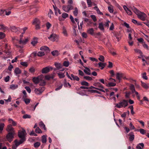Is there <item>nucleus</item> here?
Here are the masks:
<instances>
[{
    "instance_id": "17",
    "label": "nucleus",
    "mask_w": 149,
    "mask_h": 149,
    "mask_svg": "<svg viewBox=\"0 0 149 149\" xmlns=\"http://www.w3.org/2000/svg\"><path fill=\"white\" fill-rule=\"evenodd\" d=\"M28 41V38H26L24 40H19V44L21 45H25L26 44Z\"/></svg>"
},
{
    "instance_id": "61",
    "label": "nucleus",
    "mask_w": 149,
    "mask_h": 149,
    "mask_svg": "<svg viewBox=\"0 0 149 149\" xmlns=\"http://www.w3.org/2000/svg\"><path fill=\"white\" fill-rule=\"evenodd\" d=\"M25 88L26 90L29 93H30L31 91V88L29 86H26Z\"/></svg>"
},
{
    "instance_id": "18",
    "label": "nucleus",
    "mask_w": 149,
    "mask_h": 149,
    "mask_svg": "<svg viewBox=\"0 0 149 149\" xmlns=\"http://www.w3.org/2000/svg\"><path fill=\"white\" fill-rule=\"evenodd\" d=\"M141 85L143 88L145 89H147L149 88L148 84H147L142 81H141Z\"/></svg>"
},
{
    "instance_id": "33",
    "label": "nucleus",
    "mask_w": 149,
    "mask_h": 149,
    "mask_svg": "<svg viewBox=\"0 0 149 149\" xmlns=\"http://www.w3.org/2000/svg\"><path fill=\"white\" fill-rule=\"evenodd\" d=\"M18 87V85L16 84H13L10 86V88L12 90H14Z\"/></svg>"
},
{
    "instance_id": "20",
    "label": "nucleus",
    "mask_w": 149,
    "mask_h": 149,
    "mask_svg": "<svg viewBox=\"0 0 149 149\" xmlns=\"http://www.w3.org/2000/svg\"><path fill=\"white\" fill-rule=\"evenodd\" d=\"M14 72L16 74H20L21 73V71L19 68H16L15 69Z\"/></svg>"
},
{
    "instance_id": "6",
    "label": "nucleus",
    "mask_w": 149,
    "mask_h": 149,
    "mask_svg": "<svg viewBox=\"0 0 149 149\" xmlns=\"http://www.w3.org/2000/svg\"><path fill=\"white\" fill-rule=\"evenodd\" d=\"M44 87L39 88H35L34 90L35 93L37 95H40L44 91Z\"/></svg>"
},
{
    "instance_id": "45",
    "label": "nucleus",
    "mask_w": 149,
    "mask_h": 149,
    "mask_svg": "<svg viewBox=\"0 0 149 149\" xmlns=\"http://www.w3.org/2000/svg\"><path fill=\"white\" fill-rule=\"evenodd\" d=\"M62 17L64 19H65L69 16L68 14L65 13H63L62 14Z\"/></svg>"
},
{
    "instance_id": "51",
    "label": "nucleus",
    "mask_w": 149,
    "mask_h": 149,
    "mask_svg": "<svg viewBox=\"0 0 149 149\" xmlns=\"http://www.w3.org/2000/svg\"><path fill=\"white\" fill-rule=\"evenodd\" d=\"M81 84L82 85L85 86H88L89 85V84L88 82L84 81H83L81 82Z\"/></svg>"
},
{
    "instance_id": "3",
    "label": "nucleus",
    "mask_w": 149,
    "mask_h": 149,
    "mask_svg": "<svg viewBox=\"0 0 149 149\" xmlns=\"http://www.w3.org/2000/svg\"><path fill=\"white\" fill-rule=\"evenodd\" d=\"M15 134V132H9L7 134L6 138L7 140L10 143L13 140L14 138V135Z\"/></svg>"
},
{
    "instance_id": "36",
    "label": "nucleus",
    "mask_w": 149,
    "mask_h": 149,
    "mask_svg": "<svg viewBox=\"0 0 149 149\" xmlns=\"http://www.w3.org/2000/svg\"><path fill=\"white\" fill-rule=\"evenodd\" d=\"M94 30L93 28H91L87 30L88 33L91 35H93L94 33Z\"/></svg>"
},
{
    "instance_id": "64",
    "label": "nucleus",
    "mask_w": 149,
    "mask_h": 149,
    "mask_svg": "<svg viewBox=\"0 0 149 149\" xmlns=\"http://www.w3.org/2000/svg\"><path fill=\"white\" fill-rule=\"evenodd\" d=\"M91 17L93 19L94 22H95L97 20L96 17L95 15H91Z\"/></svg>"
},
{
    "instance_id": "47",
    "label": "nucleus",
    "mask_w": 149,
    "mask_h": 149,
    "mask_svg": "<svg viewBox=\"0 0 149 149\" xmlns=\"http://www.w3.org/2000/svg\"><path fill=\"white\" fill-rule=\"evenodd\" d=\"M4 126V124L3 123H2L0 124V133L2 132Z\"/></svg>"
},
{
    "instance_id": "1",
    "label": "nucleus",
    "mask_w": 149,
    "mask_h": 149,
    "mask_svg": "<svg viewBox=\"0 0 149 149\" xmlns=\"http://www.w3.org/2000/svg\"><path fill=\"white\" fill-rule=\"evenodd\" d=\"M133 10H134V12L137 15L139 18L142 21H144L146 19L147 16L145 13L143 12H140L136 8H133Z\"/></svg>"
},
{
    "instance_id": "49",
    "label": "nucleus",
    "mask_w": 149,
    "mask_h": 149,
    "mask_svg": "<svg viewBox=\"0 0 149 149\" xmlns=\"http://www.w3.org/2000/svg\"><path fill=\"white\" fill-rule=\"evenodd\" d=\"M49 49V48L48 47L46 46H44L43 47H40V50H47Z\"/></svg>"
},
{
    "instance_id": "59",
    "label": "nucleus",
    "mask_w": 149,
    "mask_h": 149,
    "mask_svg": "<svg viewBox=\"0 0 149 149\" xmlns=\"http://www.w3.org/2000/svg\"><path fill=\"white\" fill-rule=\"evenodd\" d=\"M98 59L100 61L102 62H103L104 61V57L102 55L100 56Z\"/></svg>"
},
{
    "instance_id": "4",
    "label": "nucleus",
    "mask_w": 149,
    "mask_h": 149,
    "mask_svg": "<svg viewBox=\"0 0 149 149\" xmlns=\"http://www.w3.org/2000/svg\"><path fill=\"white\" fill-rule=\"evenodd\" d=\"M123 7L124 10L129 15H132V13L131 10H132L134 12L133 8H135L134 6H129V8H127L125 6H124Z\"/></svg>"
},
{
    "instance_id": "22",
    "label": "nucleus",
    "mask_w": 149,
    "mask_h": 149,
    "mask_svg": "<svg viewBox=\"0 0 149 149\" xmlns=\"http://www.w3.org/2000/svg\"><path fill=\"white\" fill-rule=\"evenodd\" d=\"M39 125L40 127L42 128L45 130H46L47 129L45 127V126L42 121H41L40 122Z\"/></svg>"
},
{
    "instance_id": "25",
    "label": "nucleus",
    "mask_w": 149,
    "mask_h": 149,
    "mask_svg": "<svg viewBox=\"0 0 149 149\" xmlns=\"http://www.w3.org/2000/svg\"><path fill=\"white\" fill-rule=\"evenodd\" d=\"M57 74L60 79H62L65 77L64 73H62L60 72L57 73Z\"/></svg>"
},
{
    "instance_id": "15",
    "label": "nucleus",
    "mask_w": 149,
    "mask_h": 149,
    "mask_svg": "<svg viewBox=\"0 0 149 149\" xmlns=\"http://www.w3.org/2000/svg\"><path fill=\"white\" fill-rule=\"evenodd\" d=\"M62 9L65 12L68 13L69 11V7L68 5H63L62 6Z\"/></svg>"
},
{
    "instance_id": "11",
    "label": "nucleus",
    "mask_w": 149,
    "mask_h": 149,
    "mask_svg": "<svg viewBox=\"0 0 149 149\" xmlns=\"http://www.w3.org/2000/svg\"><path fill=\"white\" fill-rule=\"evenodd\" d=\"M6 130L9 132H14V129L12 127V125H8L6 129Z\"/></svg>"
},
{
    "instance_id": "32",
    "label": "nucleus",
    "mask_w": 149,
    "mask_h": 149,
    "mask_svg": "<svg viewBox=\"0 0 149 149\" xmlns=\"http://www.w3.org/2000/svg\"><path fill=\"white\" fill-rule=\"evenodd\" d=\"M47 141L46 136L43 135L42 136V142L43 143H46Z\"/></svg>"
},
{
    "instance_id": "44",
    "label": "nucleus",
    "mask_w": 149,
    "mask_h": 149,
    "mask_svg": "<svg viewBox=\"0 0 149 149\" xmlns=\"http://www.w3.org/2000/svg\"><path fill=\"white\" fill-rule=\"evenodd\" d=\"M35 132L36 133L40 134L42 133V131L38 127H37L35 129Z\"/></svg>"
},
{
    "instance_id": "31",
    "label": "nucleus",
    "mask_w": 149,
    "mask_h": 149,
    "mask_svg": "<svg viewBox=\"0 0 149 149\" xmlns=\"http://www.w3.org/2000/svg\"><path fill=\"white\" fill-rule=\"evenodd\" d=\"M74 10L73 11L74 15L75 16H77L78 13V10L77 8L76 7L74 8Z\"/></svg>"
},
{
    "instance_id": "54",
    "label": "nucleus",
    "mask_w": 149,
    "mask_h": 149,
    "mask_svg": "<svg viewBox=\"0 0 149 149\" xmlns=\"http://www.w3.org/2000/svg\"><path fill=\"white\" fill-rule=\"evenodd\" d=\"M108 10L109 11L110 13H113V7L111 6H109L108 7Z\"/></svg>"
},
{
    "instance_id": "9",
    "label": "nucleus",
    "mask_w": 149,
    "mask_h": 149,
    "mask_svg": "<svg viewBox=\"0 0 149 149\" xmlns=\"http://www.w3.org/2000/svg\"><path fill=\"white\" fill-rule=\"evenodd\" d=\"M41 80V79L40 78V77L39 76L37 77H34L32 79L33 81L35 84H38Z\"/></svg>"
},
{
    "instance_id": "57",
    "label": "nucleus",
    "mask_w": 149,
    "mask_h": 149,
    "mask_svg": "<svg viewBox=\"0 0 149 149\" xmlns=\"http://www.w3.org/2000/svg\"><path fill=\"white\" fill-rule=\"evenodd\" d=\"M8 121H12V123L13 126H15L17 125V123L14 121L12 119L10 118L8 119Z\"/></svg>"
},
{
    "instance_id": "56",
    "label": "nucleus",
    "mask_w": 149,
    "mask_h": 149,
    "mask_svg": "<svg viewBox=\"0 0 149 149\" xmlns=\"http://www.w3.org/2000/svg\"><path fill=\"white\" fill-rule=\"evenodd\" d=\"M20 64L23 66H25L26 67H27V66H28V64L27 62H21L20 63Z\"/></svg>"
},
{
    "instance_id": "5",
    "label": "nucleus",
    "mask_w": 149,
    "mask_h": 149,
    "mask_svg": "<svg viewBox=\"0 0 149 149\" xmlns=\"http://www.w3.org/2000/svg\"><path fill=\"white\" fill-rule=\"evenodd\" d=\"M26 133V131L25 130H23L21 132H18V136L21 138V139H24V141L26 140V138L25 137Z\"/></svg>"
},
{
    "instance_id": "62",
    "label": "nucleus",
    "mask_w": 149,
    "mask_h": 149,
    "mask_svg": "<svg viewBox=\"0 0 149 149\" xmlns=\"http://www.w3.org/2000/svg\"><path fill=\"white\" fill-rule=\"evenodd\" d=\"M87 3L89 7H91L92 5L91 0H87Z\"/></svg>"
},
{
    "instance_id": "38",
    "label": "nucleus",
    "mask_w": 149,
    "mask_h": 149,
    "mask_svg": "<svg viewBox=\"0 0 149 149\" xmlns=\"http://www.w3.org/2000/svg\"><path fill=\"white\" fill-rule=\"evenodd\" d=\"M45 55V53L44 52L40 51L38 52L37 55L38 56H42Z\"/></svg>"
},
{
    "instance_id": "28",
    "label": "nucleus",
    "mask_w": 149,
    "mask_h": 149,
    "mask_svg": "<svg viewBox=\"0 0 149 149\" xmlns=\"http://www.w3.org/2000/svg\"><path fill=\"white\" fill-rule=\"evenodd\" d=\"M98 65L99 67H101V69L102 70L106 65V63H103L102 62H100L98 63Z\"/></svg>"
},
{
    "instance_id": "12",
    "label": "nucleus",
    "mask_w": 149,
    "mask_h": 149,
    "mask_svg": "<svg viewBox=\"0 0 149 149\" xmlns=\"http://www.w3.org/2000/svg\"><path fill=\"white\" fill-rule=\"evenodd\" d=\"M50 71V68L49 67H46L42 69V72L43 74L47 73Z\"/></svg>"
},
{
    "instance_id": "29",
    "label": "nucleus",
    "mask_w": 149,
    "mask_h": 149,
    "mask_svg": "<svg viewBox=\"0 0 149 149\" xmlns=\"http://www.w3.org/2000/svg\"><path fill=\"white\" fill-rule=\"evenodd\" d=\"M114 36L116 37L118 41H119L121 39L120 37V33L118 32H116L114 35Z\"/></svg>"
},
{
    "instance_id": "55",
    "label": "nucleus",
    "mask_w": 149,
    "mask_h": 149,
    "mask_svg": "<svg viewBox=\"0 0 149 149\" xmlns=\"http://www.w3.org/2000/svg\"><path fill=\"white\" fill-rule=\"evenodd\" d=\"M69 65V63L68 61H65L63 63V65L66 67L68 66Z\"/></svg>"
},
{
    "instance_id": "10",
    "label": "nucleus",
    "mask_w": 149,
    "mask_h": 149,
    "mask_svg": "<svg viewBox=\"0 0 149 149\" xmlns=\"http://www.w3.org/2000/svg\"><path fill=\"white\" fill-rule=\"evenodd\" d=\"M129 137V140L130 141H133L134 138V133L133 132H131L128 134Z\"/></svg>"
},
{
    "instance_id": "60",
    "label": "nucleus",
    "mask_w": 149,
    "mask_h": 149,
    "mask_svg": "<svg viewBox=\"0 0 149 149\" xmlns=\"http://www.w3.org/2000/svg\"><path fill=\"white\" fill-rule=\"evenodd\" d=\"M31 118L30 115L28 114H25L23 116V118L26 119L27 118Z\"/></svg>"
},
{
    "instance_id": "27",
    "label": "nucleus",
    "mask_w": 149,
    "mask_h": 149,
    "mask_svg": "<svg viewBox=\"0 0 149 149\" xmlns=\"http://www.w3.org/2000/svg\"><path fill=\"white\" fill-rule=\"evenodd\" d=\"M89 89H92L93 88H94V89H95L97 90H98L100 91H102L103 92H105V91L104 90H103L102 89L100 88H97V87H94L92 86H91V87H89Z\"/></svg>"
},
{
    "instance_id": "35",
    "label": "nucleus",
    "mask_w": 149,
    "mask_h": 149,
    "mask_svg": "<svg viewBox=\"0 0 149 149\" xmlns=\"http://www.w3.org/2000/svg\"><path fill=\"white\" fill-rule=\"evenodd\" d=\"M98 27L102 31H104V25L103 23L102 22L100 23L99 24Z\"/></svg>"
},
{
    "instance_id": "46",
    "label": "nucleus",
    "mask_w": 149,
    "mask_h": 149,
    "mask_svg": "<svg viewBox=\"0 0 149 149\" xmlns=\"http://www.w3.org/2000/svg\"><path fill=\"white\" fill-rule=\"evenodd\" d=\"M146 75V72H145L142 74V77L143 79L146 80H147L148 78Z\"/></svg>"
},
{
    "instance_id": "52",
    "label": "nucleus",
    "mask_w": 149,
    "mask_h": 149,
    "mask_svg": "<svg viewBox=\"0 0 149 149\" xmlns=\"http://www.w3.org/2000/svg\"><path fill=\"white\" fill-rule=\"evenodd\" d=\"M89 92H91V93H97L98 94H100L101 93L99 91L94 90H89Z\"/></svg>"
},
{
    "instance_id": "41",
    "label": "nucleus",
    "mask_w": 149,
    "mask_h": 149,
    "mask_svg": "<svg viewBox=\"0 0 149 149\" xmlns=\"http://www.w3.org/2000/svg\"><path fill=\"white\" fill-rule=\"evenodd\" d=\"M137 131H139L140 133L142 134H144L146 133V131L143 129H140L139 130H137Z\"/></svg>"
},
{
    "instance_id": "23",
    "label": "nucleus",
    "mask_w": 149,
    "mask_h": 149,
    "mask_svg": "<svg viewBox=\"0 0 149 149\" xmlns=\"http://www.w3.org/2000/svg\"><path fill=\"white\" fill-rule=\"evenodd\" d=\"M130 89L132 91V92L133 93L135 91V87L134 85L131 84L129 86Z\"/></svg>"
},
{
    "instance_id": "63",
    "label": "nucleus",
    "mask_w": 149,
    "mask_h": 149,
    "mask_svg": "<svg viewBox=\"0 0 149 149\" xmlns=\"http://www.w3.org/2000/svg\"><path fill=\"white\" fill-rule=\"evenodd\" d=\"M22 93L24 95L22 97V98H25L27 97V95L26 91L25 90H24L22 92Z\"/></svg>"
},
{
    "instance_id": "43",
    "label": "nucleus",
    "mask_w": 149,
    "mask_h": 149,
    "mask_svg": "<svg viewBox=\"0 0 149 149\" xmlns=\"http://www.w3.org/2000/svg\"><path fill=\"white\" fill-rule=\"evenodd\" d=\"M22 98L24 99V101L26 104H28L30 103V99L29 98Z\"/></svg>"
},
{
    "instance_id": "50",
    "label": "nucleus",
    "mask_w": 149,
    "mask_h": 149,
    "mask_svg": "<svg viewBox=\"0 0 149 149\" xmlns=\"http://www.w3.org/2000/svg\"><path fill=\"white\" fill-rule=\"evenodd\" d=\"M40 145V143L39 142H36L34 144V146L35 148H38Z\"/></svg>"
},
{
    "instance_id": "16",
    "label": "nucleus",
    "mask_w": 149,
    "mask_h": 149,
    "mask_svg": "<svg viewBox=\"0 0 149 149\" xmlns=\"http://www.w3.org/2000/svg\"><path fill=\"white\" fill-rule=\"evenodd\" d=\"M93 85L96 87H97L98 88H104V86L99 82L95 83L93 84Z\"/></svg>"
},
{
    "instance_id": "48",
    "label": "nucleus",
    "mask_w": 149,
    "mask_h": 149,
    "mask_svg": "<svg viewBox=\"0 0 149 149\" xmlns=\"http://www.w3.org/2000/svg\"><path fill=\"white\" fill-rule=\"evenodd\" d=\"M84 78L88 81H91L92 79V78L91 77L88 76H84Z\"/></svg>"
},
{
    "instance_id": "13",
    "label": "nucleus",
    "mask_w": 149,
    "mask_h": 149,
    "mask_svg": "<svg viewBox=\"0 0 149 149\" xmlns=\"http://www.w3.org/2000/svg\"><path fill=\"white\" fill-rule=\"evenodd\" d=\"M54 65L56 68V70H59L62 68V65L61 63H55Z\"/></svg>"
},
{
    "instance_id": "53",
    "label": "nucleus",
    "mask_w": 149,
    "mask_h": 149,
    "mask_svg": "<svg viewBox=\"0 0 149 149\" xmlns=\"http://www.w3.org/2000/svg\"><path fill=\"white\" fill-rule=\"evenodd\" d=\"M5 36V34L2 32H0V39H2Z\"/></svg>"
},
{
    "instance_id": "40",
    "label": "nucleus",
    "mask_w": 149,
    "mask_h": 149,
    "mask_svg": "<svg viewBox=\"0 0 149 149\" xmlns=\"http://www.w3.org/2000/svg\"><path fill=\"white\" fill-rule=\"evenodd\" d=\"M0 26L1 27L0 29L1 31H4L7 29V27L5 26L3 24H0Z\"/></svg>"
},
{
    "instance_id": "21",
    "label": "nucleus",
    "mask_w": 149,
    "mask_h": 149,
    "mask_svg": "<svg viewBox=\"0 0 149 149\" xmlns=\"http://www.w3.org/2000/svg\"><path fill=\"white\" fill-rule=\"evenodd\" d=\"M116 78L119 80H120L121 78L123 77V74L117 73L116 75Z\"/></svg>"
},
{
    "instance_id": "58",
    "label": "nucleus",
    "mask_w": 149,
    "mask_h": 149,
    "mask_svg": "<svg viewBox=\"0 0 149 149\" xmlns=\"http://www.w3.org/2000/svg\"><path fill=\"white\" fill-rule=\"evenodd\" d=\"M29 71L32 73H34L35 71V68L33 67H31L29 69Z\"/></svg>"
},
{
    "instance_id": "34",
    "label": "nucleus",
    "mask_w": 149,
    "mask_h": 149,
    "mask_svg": "<svg viewBox=\"0 0 149 149\" xmlns=\"http://www.w3.org/2000/svg\"><path fill=\"white\" fill-rule=\"evenodd\" d=\"M144 144L143 143H140L138 145L136 146V148L137 149H142V148L140 146L142 147L143 148L144 147Z\"/></svg>"
},
{
    "instance_id": "19",
    "label": "nucleus",
    "mask_w": 149,
    "mask_h": 149,
    "mask_svg": "<svg viewBox=\"0 0 149 149\" xmlns=\"http://www.w3.org/2000/svg\"><path fill=\"white\" fill-rule=\"evenodd\" d=\"M51 54L54 56H57L59 54L58 51L57 50H54L52 52Z\"/></svg>"
},
{
    "instance_id": "24",
    "label": "nucleus",
    "mask_w": 149,
    "mask_h": 149,
    "mask_svg": "<svg viewBox=\"0 0 149 149\" xmlns=\"http://www.w3.org/2000/svg\"><path fill=\"white\" fill-rule=\"evenodd\" d=\"M54 77V76L53 74L48 75L45 76V79L47 80H49L50 79H53Z\"/></svg>"
},
{
    "instance_id": "2",
    "label": "nucleus",
    "mask_w": 149,
    "mask_h": 149,
    "mask_svg": "<svg viewBox=\"0 0 149 149\" xmlns=\"http://www.w3.org/2000/svg\"><path fill=\"white\" fill-rule=\"evenodd\" d=\"M128 105V101L127 100H123L122 102H120L116 104L115 107L120 108L124 107L125 108Z\"/></svg>"
},
{
    "instance_id": "8",
    "label": "nucleus",
    "mask_w": 149,
    "mask_h": 149,
    "mask_svg": "<svg viewBox=\"0 0 149 149\" xmlns=\"http://www.w3.org/2000/svg\"><path fill=\"white\" fill-rule=\"evenodd\" d=\"M24 142V139H21L19 141H18L17 139H15L14 141L15 144L18 146L19 145L22 144Z\"/></svg>"
},
{
    "instance_id": "39",
    "label": "nucleus",
    "mask_w": 149,
    "mask_h": 149,
    "mask_svg": "<svg viewBox=\"0 0 149 149\" xmlns=\"http://www.w3.org/2000/svg\"><path fill=\"white\" fill-rule=\"evenodd\" d=\"M33 24H40V22L39 19H38L36 18L34 20L33 22Z\"/></svg>"
},
{
    "instance_id": "30",
    "label": "nucleus",
    "mask_w": 149,
    "mask_h": 149,
    "mask_svg": "<svg viewBox=\"0 0 149 149\" xmlns=\"http://www.w3.org/2000/svg\"><path fill=\"white\" fill-rule=\"evenodd\" d=\"M63 33L64 36H68L67 31H66L65 28L64 26H63L62 29Z\"/></svg>"
},
{
    "instance_id": "26",
    "label": "nucleus",
    "mask_w": 149,
    "mask_h": 149,
    "mask_svg": "<svg viewBox=\"0 0 149 149\" xmlns=\"http://www.w3.org/2000/svg\"><path fill=\"white\" fill-rule=\"evenodd\" d=\"M71 76L73 80H76L77 81H79V78L77 76L74 75L73 74H71Z\"/></svg>"
},
{
    "instance_id": "7",
    "label": "nucleus",
    "mask_w": 149,
    "mask_h": 149,
    "mask_svg": "<svg viewBox=\"0 0 149 149\" xmlns=\"http://www.w3.org/2000/svg\"><path fill=\"white\" fill-rule=\"evenodd\" d=\"M56 34L53 33L51 34L50 36L48 37V38L51 41L54 42L56 39Z\"/></svg>"
},
{
    "instance_id": "14",
    "label": "nucleus",
    "mask_w": 149,
    "mask_h": 149,
    "mask_svg": "<svg viewBox=\"0 0 149 149\" xmlns=\"http://www.w3.org/2000/svg\"><path fill=\"white\" fill-rule=\"evenodd\" d=\"M85 69L84 70V72L87 74L90 75H91V73L90 72L91 70L90 69L87 67H85Z\"/></svg>"
},
{
    "instance_id": "42",
    "label": "nucleus",
    "mask_w": 149,
    "mask_h": 149,
    "mask_svg": "<svg viewBox=\"0 0 149 149\" xmlns=\"http://www.w3.org/2000/svg\"><path fill=\"white\" fill-rule=\"evenodd\" d=\"M134 51L135 52L140 54L141 56H142L143 53L140 49H134Z\"/></svg>"
},
{
    "instance_id": "37",
    "label": "nucleus",
    "mask_w": 149,
    "mask_h": 149,
    "mask_svg": "<svg viewBox=\"0 0 149 149\" xmlns=\"http://www.w3.org/2000/svg\"><path fill=\"white\" fill-rule=\"evenodd\" d=\"M116 85V83L113 82H109L108 84L106 85V86L107 87H111V86H114Z\"/></svg>"
}]
</instances>
